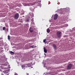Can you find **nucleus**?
<instances>
[{
  "instance_id": "f257e3e1",
  "label": "nucleus",
  "mask_w": 75,
  "mask_h": 75,
  "mask_svg": "<svg viewBox=\"0 0 75 75\" xmlns=\"http://www.w3.org/2000/svg\"><path fill=\"white\" fill-rule=\"evenodd\" d=\"M57 38H60L62 36V33L60 31H58L57 33Z\"/></svg>"
},
{
  "instance_id": "2eb2a0df",
  "label": "nucleus",
  "mask_w": 75,
  "mask_h": 75,
  "mask_svg": "<svg viewBox=\"0 0 75 75\" xmlns=\"http://www.w3.org/2000/svg\"><path fill=\"white\" fill-rule=\"evenodd\" d=\"M5 27H4L3 28V30H5Z\"/></svg>"
},
{
  "instance_id": "aec40b11",
  "label": "nucleus",
  "mask_w": 75,
  "mask_h": 75,
  "mask_svg": "<svg viewBox=\"0 0 75 75\" xmlns=\"http://www.w3.org/2000/svg\"><path fill=\"white\" fill-rule=\"evenodd\" d=\"M1 75H4V74H1Z\"/></svg>"
},
{
  "instance_id": "6e6552de",
  "label": "nucleus",
  "mask_w": 75,
  "mask_h": 75,
  "mask_svg": "<svg viewBox=\"0 0 75 75\" xmlns=\"http://www.w3.org/2000/svg\"><path fill=\"white\" fill-rule=\"evenodd\" d=\"M53 48H54V49H56L57 48V46H56L55 45H53Z\"/></svg>"
},
{
  "instance_id": "1a4fd4ad",
  "label": "nucleus",
  "mask_w": 75,
  "mask_h": 75,
  "mask_svg": "<svg viewBox=\"0 0 75 75\" xmlns=\"http://www.w3.org/2000/svg\"><path fill=\"white\" fill-rule=\"evenodd\" d=\"M50 31V29H49V28H48L47 30V33H49Z\"/></svg>"
},
{
  "instance_id": "0eeeda50",
  "label": "nucleus",
  "mask_w": 75,
  "mask_h": 75,
  "mask_svg": "<svg viewBox=\"0 0 75 75\" xmlns=\"http://www.w3.org/2000/svg\"><path fill=\"white\" fill-rule=\"evenodd\" d=\"M44 52H45V53H47V50H46V49H45V47H44Z\"/></svg>"
},
{
  "instance_id": "423d86ee",
  "label": "nucleus",
  "mask_w": 75,
  "mask_h": 75,
  "mask_svg": "<svg viewBox=\"0 0 75 75\" xmlns=\"http://www.w3.org/2000/svg\"><path fill=\"white\" fill-rule=\"evenodd\" d=\"M29 31L30 32H31V33H33V29L32 28H30L29 29Z\"/></svg>"
},
{
  "instance_id": "f03ea898",
  "label": "nucleus",
  "mask_w": 75,
  "mask_h": 75,
  "mask_svg": "<svg viewBox=\"0 0 75 75\" xmlns=\"http://www.w3.org/2000/svg\"><path fill=\"white\" fill-rule=\"evenodd\" d=\"M72 67V64H70L67 66V69L68 70L71 69Z\"/></svg>"
},
{
  "instance_id": "412c9836",
  "label": "nucleus",
  "mask_w": 75,
  "mask_h": 75,
  "mask_svg": "<svg viewBox=\"0 0 75 75\" xmlns=\"http://www.w3.org/2000/svg\"><path fill=\"white\" fill-rule=\"evenodd\" d=\"M9 68H10V67H9Z\"/></svg>"
},
{
  "instance_id": "ddd939ff",
  "label": "nucleus",
  "mask_w": 75,
  "mask_h": 75,
  "mask_svg": "<svg viewBox=\"0 0 75 75\" xmlns=\"http://www.w3.org/2000/svg\"><path fill=\"white\" fill-rule=\"evenodd\" d=\"M8 40H10V36L8 35Z\"/></svg>"
},
{
  "instance_id": "9b49d317",
  "label": "nucleus",
  "mask_w": 75,
  "mask_h": 75,
  "mask_svg": "<svg viewBox=\"0 0 75 75\" xmlns=\"http://www.w3.org/2000/svg\"><path fill=\"white\" fill-rule=\"evenodd\" d=\"M46 41H47V39H45V40H43V42L45 43Z\"/></svg>"
},
{
  "instance_id": "7ed1b4c3",
  "label": "nucleus",
  "mask_w": 75,
  "mask_h": 75,
  "mask_svg": "<svg viewBox=\"0 0 75 75\" xmlns=\"http://www.w3.org/2000/svg\"><path fill=\"white\" fill-rule=\"evenodd\" d=\"M18 17H19V14H18V13H16L15 14L14 16L15 19H18Z\"/></svg>"
},
{
  "instance_id": "a211bd4d",
  "label": "nucleus",
  "mask_w": 75,
  "mask_h": 75,
  "mask_svg": "<svg viewBox=\"0 0 75 75\" xmlns=\"http://www.w3.org/2000/svg\"><path fill=\"white\" fill-rule=\"evenodd\" d=\"M26 74L27 75H29V74L26 73Z\"/></svg>"
},
{
  "instance_id": "dca6fc26",
  "label": "nucleus",
  "mask_w": 75,
  "mask_h": 75,
  "mask_svg": "<svg viewBox=\"0 0 75 75\" xmlns=\"http://www.w3.org/2000/svg\"><path fill=\"white\" fill-rule=\"evenodd\" d=\"M30 48H34V45H33L32 46H30Z\"/></svg>"
},
{
  "instance_id": "f3484780",
  "label": "nucleus",
  "mask_w": 75,
  "mask_h": 75,
  "mask_svg": "<svg viewBox=\"0 0 75 75\" xmlns=\"http://www.w3.org/2000/svg\"><path fill=\"white\" fill-rule=\"evenodd\" d=\"M14 75H17V73H15Z\"/></svg>"
},
{
  "instance_id": "f8f14e48",
  "label": "nucleus",
  "mask_w": 75,
  "mask_h": 75,
  "mask_svg": "<svg viewBox=\"0 0 75 75\" xmlns=\"http://www.w3.org/2000/svg\"><path fill=\"white\" fill-rule=\"evenodd\" d=\"M10 52L11 53V54H14V52H13L12 51H10Z\"/></svg>"
},
{
  "instance_id": "20e7f679",
  "label": "nucleus",
  "mask_w": 75,
  "mask_h": 75,
  "mask_svg": "<svg viewBox=\"0 0 75 75\" xmlns=\"http://www.w3.org/2000/svg\"><path fill=\"white\" fill-rule=\"evenodd\" d=\"M58 16L57 14H55L54 16V20H56L57 18H58Z\"/></svg>"
},
{
  "instance_id": "9d476101",
  "label": "nucleus",
  "mask_w": 75,
  "mask_h": 75,
  "mask_svg": "<svg viewBox=\"0 0 75 75\" xmlns=\"http://www.w3.org/2000/svg\"><path fill=\"white\" fill-rule=\"evenodd\" d=\"M21 67L22 68H23L24 67H25V65H23L21 66Z\"/></svg>"
},
{
  "instance_id": "6ab92c4d",
  "label": "nucleus",
  "mask_w": 75,
  "mask_h": 75,
  "mask_svg": "<svg viewBox=\"0 0 75 75\" xmlns=\"http://www.w3.org/2000/svg\"><path fill=\"white\" fill-rule=\"evenodd\" d=\"M31 20V21H33V19H32Z\"/></svg>"
},
{
  "instance_id": "4468645a",
  "label": "nucleus",
  "mask_w": 75,
  "mask_h": 75,
  "mask_svg": "<svg viewBox=\"0 0 75 75\" xmlns=\"http://www.w3.org/2000/svg\"><path fill=\"white\" fill-rule=\"evenodd\" d=\"M5 65L7 66V63H6L5 64H4Z\"/></svg>"
},
{
  "instance_id": "39448f33",
  "label": "nucleus",
  "mask_w": 75,
  "mask_h": 75,
  "mask_svg": "<svg viewBox=\"0 0 75 75\" xmlns=\"http://www.w3.org/2000/svg\"><path fill=\"white\" fill-rule=\"evenodd\" d=\"M30 20H31V18L30 17H28L26 19V22H29L30 21Z\"/></svg>"
}]
</instances>
